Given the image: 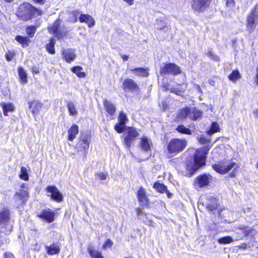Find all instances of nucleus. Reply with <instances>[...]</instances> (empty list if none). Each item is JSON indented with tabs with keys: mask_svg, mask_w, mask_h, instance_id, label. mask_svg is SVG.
Wrapping results in <instances>:
<instances>
[{
	"mask_svg": "<svg viewBox=\"0 0 258 258\" xmlns=\"http://www.w3.org/2000/svg\"><path fill=\"white\" fill-rule=\"evenodd\" d=\"M67 107L69 113L71 115L76 116L77 115L78 111L76 109V106L73 102H69L67 105Z\"/></svg>",
	"mask_w": 258,
	"mask_h": 258,
	"instance_id": "35",
	"label": "nucleus"
},
{
	"mask_svg": "<svg viewBox=\"0 0 258 258\" xmlns=\"http://www.w3.org/2000/svg\"><path fill=\"white\" fill-rule=\"evenodd\" d=\"M43 12L40 10L30 4L24 2L19 6L17 12V16L19 19L22 21H28L39 16H41Z\"/></svg>",
	"mask_w": 258,
	"mask_h": 258,
	"instance_id": "2",
	"label": "nucleus"
},
{
	"mask_svg": "<svg viewBox=\"0 0 258 258\" xmlns=\"http://www.w3.org/2000/svg\"><path fill=\"white\" fill-rule=\"evenodd\" d=\"M154 187L161 193H164L165 191H167V187L163 184L158 182L154 183Z\"/></svg>",
	"mask_w": 258,
	"mask_h": 258,
	"instance_id": "41",
	"label": "nucleus"
},
{
	"mask_svg": "<svg viewBox=\"0 0 258 258\" xmlns=\"http://www.w3.org/2000/svg\"><path fill=\"white\" fill-rule=\"evenodd\" d=\"M16 40L21 44L23 46H27L29 42V38L27 36H17L16 37Z\"/></svg>",
	"mask_w": 258,
	"mask_h": 258,
	"instance_id": "36",
	"label": "nucleus"
},
{
	"mask_svg": "<svg viewBox=\"0 0 258 258\" xmlns=\"http://www.w3.org/2000/svg\"><path fill=\"white\" fill-rule=\"evenodd\" d=\"M127 120L128 119L126 114L124 113L123 111H120L118 116L119 122H120L121 123H124L125 124Z\"/></svg>",
	"mask_w": 258,
	"mask_h": 258,
	"instance_id": "46",
	"label": "nucleus"
},
{
	"mask_svg": "<svg viewBox=\"0 0 258 258\" xmlns=\"http://www.w3.org/2000/svg\"><path fill=\"white\" fill-rule=\"evenodd\" d=\"M95 175L97 177L99 178L101 180H105L108 176L106 172H99L96 173Z\"/></svg>",
	"mask_w": 258,
	"mask_h": 258,
	"instance_id": "50",
	"label": "nucleus"
},
{
	"mask_svg": "<svg viewBox=\"0 0 258 258\" xmlns=\"http://www.w3.org/2000/svg\"><path fill=\"white\" fill-rule=\"evenodd\" d=\"M258 22V9L256 7L248 16L247 18V28L248 31L251 33L255 28L256 23Z\"/></svg>",
	"mask_w": 258,
	"mask_h": 258,
	"instance_id": "10",
	"label": "nucleus"
},
{
	"mask_svg": "<svg viewBox=\"0 0 258 258\" xmlns=\"http://www.w3.org/2000/svg\"><path fill=\"white\" fill-rule=\"evenodd\" d=\"M87 250L91 258H104L102 252L97 250L92 245H89L87 247Z\"/></svg>",
	"mask_w": 258,
	"mask_h": 258,
	"instance_id": "21",
	"label": "nucleus"
},
{
	"mask_svg": "<svg viewBox=\"0 0 258 258\" xmlns=\"http://www.w3.org/2000/svg\"><path fill=\"white\" fill-rule=\"evenodd\" d=\"M103 105L106 111L111 116H113L116 111L115 105L110 101L107 99L103 101Z\"/></svg>",
	"mask_w": 258,
	"mask_h": 258,
	"instance_id": "23",
	"label": "nucleus"
},
{
	"mask_svg": "<svg viewBox=\"0 0 258 258\" xmlns=\"http://www.w3.org/2000/svg\"><path fill=\"white\" fill-rule=\"evenodd\" d=\"M219 131L220 127L219 124L216 122H213L212 123L210 130L208 131L207 133L209 136H211L213 134L218 132Z\"/></svg>",
	"mask_w": 258,
	"mask_h": 258,
	"instance_id": "40",
	"label": "nucleus"
},
{
	"mask_svg": "<svg viewBox=\"0 0 258 258\" xmlns=\"http://www.w3.org/2000/svg\"><path fill=\"white\" fill-rule=\"evenodd\" d=\"M60 244L58 242L53 243L52 244L46 246L45 247L46 252L48 255L58 254L60 251Z\"/></svg>",
	"mask_w": 258,
	"mask_h": 258,
	"instance_id": "17",
	"label": "nucleus"
},
{
	"mask_svg": "<svg viewBox=\"0 0 258 258\" xmlns=\"http://www.w3.org/2000/svg\"><path fill=\"white\" fill-rule=\"evenodd\" d=\"M140 145L141 149L144 151H148L152 146L151 140L147 137L140 138Z\"/></svg>",
	"mask_w": 258,
	"mask_h": 258,
	"instance_id": "20",
	"label": "nucleus"
},
{
	"mask_svg": "<svg viewBox=\"0 0 258 258\" xmlns=\"http://www.w3.org/2000/svg\"><path fill=\"white\" fill-rule=\"evenodd\" d=\"M126 127V125L124 123L118 122L114 126L115 130L118 133H123Z\"/></svg>",
	"mask_w": 258,
	"mask_h": 258,
	"instance_id": "44",
	"label": "nucleus"
},
{
	"mask_svg": "<svg viewBox=\"0 0 258 258\" xmlns=\"http://www.w3.org/2000/svg\"><path fill=\"white\" fill-rule=\"evenodd\" d=\"M131 70L136 75H138L141 77H147L149 74L148 70L142 68L132 69Z\"/></svg>",
	"mask_w": 258,
	"mask_h": 258,
	"instance_id": "31",
	"label": "nucleus"
},
{
	"mask_svg": "<svg viewBox=\"0 0 258 258\" xmlns=\"http://www.w3.org/2000/svg\"><path fill=\"white\" fill-rule=\"evenodd\" d=\"M37 217L48 223H51L54 221V213L51 211H42L41 213L37 214Z\"/></svg>",
	"mask_w": 258,
	"mask_h": 258,
	"instance_id": "18",
	"label": "nucleus"
},
{
	"mask_svg": "<svg viewBox=\"0 0 258 258\" xmlns=\"http://www.w3.org/2000/svg\"><path fill=\"white\" fill-rule=\"evenodd\" d=\"M36 30V28L34 26H29L27 27L26 28V33L27 35L30 37L32 38L34 36L35 32Z\"/></svg>",
	"mask_w": 258,
	"mask_h": 258,
	"instance_id": "42",
	"label": "nucleus"
},
{
	"mask_svg": "<svg viewBox=\"0 0 258 258\" xmlns=\"http://www.w3.org/2000/svg\"><path fill=\"white\" fill-rule=\"evenodd\" d=\"M233 241L232 238L230 236H225L218 239V242L220 244H229Z\"/></svg>",
	"mask_w": 258,
	"mask_h": 258,
	"instance_id": "39",
	"label": "nucleus"
},
{
	"mask_svg": "<svg viewBox=\"0 0 258 258\" xmlns=\"http://www.w3.org/2000/svg\"><path fill=\"white\" fill-rule=\"evenodd\" d=\"M79 13L77 11H72L70 13V20L72 22H76L78 20V16Z\"/></svg>",
	"mask_w": 258,
	"mask_h": 258,
	"instance_id": "47",
	"label": "nucleus"
},
{
	"mask_svg": "<svg viewBox=\"0 0 258 258\" xmlns=\"http://www.w3.org/2000/svg\"><path fill=\"white\" fill-rule=\"evenodd\" d=\"M87 24L90 28L93 27L95 24L94 19L91 16Z\"/></svg>",
	"mask_w": 258,
	"mask_h": 258,
	"instance_id": "53",
	"label": "nucleus"
},
{
	"mask_svg": "<svg viewBox=\"0 0 258 258\" xmlns=\"http://www.w3.org/2000/svg\"><path fill=\"white\" fill-rule=\"evenodd\" d=\"M62 54L63 58L68 63L73 61L76 57L75 51L72 49H64L62 51Z\"/></svg>",
	"mask_w": 258,
	"mask_h": 258,
	"instance_id": "16",
	"label": "nucleus"
},
{
	"mask_svg": "<svg viewBox=\"0 0 258 258\" xmlns=\"http://www.w3.org/2000/svg\"><path fill=\"white\" fill-rule=\"evenodd\" d=\"M0 106L2 107L4 114L5 116H8L9 112H12L15 109L14 104L10 102H2L0 103Z\"/></svg>",
	"mask_w": 258,
	"mask_h": 258,
	"instance_id": "25",
	"label": "nucleus"
},
{
	"mask_svg": "<svg viewBox=\"0 0 258 258\" xmlns=\"http://www.w3.org/2000/svg\"><path fill=\"white\" fill-rule=\"evenodd\" d=\"M28 104L32 113L34 114H37L41 109L42 103L37 100L29 102Z\"/></svg>",
	"mask_w": 258,
	"mask_h": 258,
	"instance_id": "24",
	"label": "nucleus"
},
{
	"mask_svg": "<svg viewBox=\"0 0 258 258\" xmlns=\"http://www.w3.org/2000/svg\"><path fill=\"white\" fill-rule=\"evenodd\" d=\"M256 77H255V82L256 84L258 85V66L256 70Z\"/></svg>",
	"mask_w": 258,
	"mask_h": 258,
	"instance_id": "58",
	"label": "nucleus"
},
{
	"mask_svg": "<svg viewBox=\"0 0 258 258\" xmlns=\"http://www.w3.org/2000/svg\"><path fill=\"white\" fill-rule=\"evenodd\" d=\"M240 74L237 70H233L228 76L229 79L233 82H235L238 79L240 78Z\"/></svg>",
	"mask_w": 258,
	"mask_h": 258,
	"instance_id": "37",
	"label": "nucleus"
},
{
	"mask_svg": "<svg viewBox=\"0 0 258 258\" xmlns=\"http://www.w3.org/2000/svg\"><path fill=\"white\" fill-rule=\"evenodd\" d=\"M163 87L164 88L165 90H168V87H167V85H164V86H163Z\"/></svg>",
	"mask_w": 258,
	"mask_h": 258,
	"instance_id": "62",
	"label": "nucleus"
},
{
	"mask_svg": "<svg viewBox=\"0 0 258 258\" xmlns=\"http://www.w3.org/2000/svg\"><path fill=\"white\" fill-rule=\"evenodd\" d=\"M155 26L157 29L163 30L167 27V20L165 19H157L156 21Z\"/></svg>",
	"mask_w": 258,
	"mask_h": 258,
	"instance_id": "34",
	"label": "nucleus"
},
{
	"mask_svg": "<svg viewBox=\"0 0 258 258\" xmlns=\"http://www.w3.org/2000/svg\"><path fill=\"white\" fill-rule=\"evenodd\" d=\"M198 139H199V142L202 144H205V143L209 142V141H210L209 139H208L207 137H206L205 136H203V135L201 136V137H200L198 138Z\"/></svg>",
	"mask_w": 258,
	"mask_h": 258,
	"instance_id": "52",
	"label": "nucleus"
},
{
	"mask_svg": "<svg viewBox=\"0 0 258 258\" xmlns=\"http://www.w3.org/2000/svg\"><path fill=\"white\" fill-rule=\"evenodd\" d=\"M79 133V127L76 124H73L68 131V140L73 141Z\"/></svg>",
	"mask_w": 258,
	"mask_h": 258,
	"instance_id": "26",
	"label": "nucleus"
},
{
	"mask_svg": "<svg viewBox=\"0 0 258 258\" xmlns=\"http://www.w3.org/2000/svg\"><path fill=\"white\" fill-rule=\"evenodd\" d=\"M90 17L91 16L89 15L81 14L79 17V21L81 23L85 22L87 23Z\"/></svg>",
	"mask_w": 258,
	"mask_h": 258,
	"instance_id": "49",
	"label": "nucleus"
},
{
	"mask_svg": "<svg viewBox=\"0 0 258 258\" xmlns=\"http://www.w3.org/2000/svg\"><path fill=\"white\" fill-rule=\"evenodd\" d=\"M3 258H16V257L12 252L6 251L3 253Z\"/></svg>",
	"mask_w": 258,
	"mask_h": 258,
	"instance_id": "51",
	"label": "nucleus"
},
{
	"mask_svg": "<svg viewBox=\"0 0 258 258\" xmlns=\"http://www.w3.org/2000/svg\"><path fill=\"white\" fill-rule=\"evenodd\" d=\"M137 197L139 203L142 206L147 205L148 199L146 195V190L143 187H140L137 191Z\"/></svg>",
	"mask_w": 258,
	"mask_h": 258,
	"instance_id": "15",
	"label": "nucleus"
},
{
	"mask_svg": "<svg viewBox=\"0 0 258 258\" xmlns=\"http://www.w3.org/2000/svg\"><path fill=\"white\" fill-rule=\"evenodd\" d=\"M209 56L215 60H219V57L216 54H214L213 52L210 50L208 52Z\"/></svg>",
	"mask_w": 258,
	"mask_h": 258,
	"instance_id": "55",
	"label": "nucleus"
},
{
	"mask_svg": "<svg viewBox=\"0 0 258 258\" xmlns=\"http://www.w3.org/2000/svg\"><path fill=\"white\" fill-rule=\"evenodd\" d=\"M212 180V176L209 174H203L198 176L196 179V182L200 187H203L209 184Z\"/></svg>",
	"mask_w": 258,
	"mask_h": 258,
	"instance_id": "14",
	"label": "nucleus"
},
{
	"mask_svg": "<svg viewBox=\"0 0 258 258\" xmlns=\"http://www.w3.org/2000/svg\"><path fill=\"white\" fill-rule=\"evenodd\" d=\"M21 188H25V184H22V185H21Z\"/></svg>",
	"mask_w": 258,
	"mask_h": 258,
	"instance_id": "63",
	"label": "nucleus"
},
{
	"mask_svg": "<svg viewBox=\"0 0 258 258\" xmlns=\"http://www.w3.org/2000/svg\"><path fill=\"white\" fill-rule=\"evenodd\" d=\"M9 211H1L0 212V225H7L10 221Z\"/></svg>",
	"mask_w": 258,
	"mask_h": 258,
	"instance_id": "27",
	"label": "nucleus"
},
{
	"mask_svg": "<svg viewBox=\"0 0 258 258\" xmlns=\"http://www.w3.org/2000/svg\"><path fill=\"white\" fill-rule=\"evenodd\" d=\"M48 31L50 33L52 34L58 39L63 37L67 33L64 29L60 27L59 19H56L52 25L49 27Z\"/></svg>",
	"mask_w": 258,
	"mask_h": 258,
	"instance_id": "7",
	"label": "nucleus"
},
{
	"mask_svg": "<svg viewBox=\"0 0 258 258\" xmlns=\"http://www.w3.org/2000/svg\"><path fill=\"white\" fill-rule=\"evenodd\" d=\"M170 91L171 92H173L177 95H181V94L182 93V92L180 90H178L175 88L171 89Z\"/></svg>",
	"mask_w": 258,
	"mask_h": 258,
	"instance_id": "56",
	"label": "nucleus"
},
{
	"mask_svg": "<svg viewBox=\"0 0 258 258\" xmlns=\"http://www.w3.org/2000/svg\"><path fill=\"white\" fill-rule=\"evenodd\" d=\"M237 168V165L232 160L221 161L213 165V168L215 171L222 174L228 172L232 169L234 171Z\"/></svg>",
	"mask_w": 258,
	"mask_h": 258,
	"instance_id": "4",
	"label": "nucleus"
},
{
	"mask_svg": "<svg viewBox=\"0 0 258 258\" xmlns=\"http://www.w3.org/2000/svg\"><path fill=\"white\" fill-rule=\"evenodd\" d=\"M47 192L52 200L56 202H60L62 201L63 197L58 189L55 186L49 185L46 187Z\"/></svg>",
	"mask_w": 258,
	"mask_h": 258,
	"instance_id": "11",
	"label": "nucleus"
},
{
	"mask_svg": "<svg viewBox=\"0 0 258 258\" xmlns=\"http://www.w3.org/2000/svg\"><path fill=\"white\" fill-rule=\"evenodd\" d=\"M190 112L191 109L189 107H185L179 111L177 117L180 119H183L187 116L189 117Z\"/></svg>",
	"mask_w": 258,
	"mask_h": 258,
	"instance_id": "29",
	"label": "nucleus"
},
{
	"mask_svg": "<svg viewBox=\"0 0 258 258\" xmlns=\"http://www.w3.org/2000/svg\"><path fill=\"white\" fill-rule=\"evenodd\" d=\"M186 141L184 139H173L168 144L167 149L170 153L177 154L185 148Z\"/></svg>",
	"mask_w": 258,
	"mask_h": 258,
	"instance_id": "5",
	"label": "nucleus"
},
{
	"mask_svg": "<svg viewBox=\"0 0 258 258\" xmlns=\"http://www.w3.org/2000/svg\"><path fill=\"white\" fill-rule=\"evenodd\" d=\"M113 245V242L111 239L108 238L107 239L102 245V249L106 250L107 248H111Z\"/></svg>",
	"mask_w": 258,
	"mask_h": 258,
	"instance_id": "45",
	"label": "nucleus"
},
{
	"mask_svg": "<svg viewBox=\"0 0 258 258\" xmlns=\"http://www.w3.org/2000/svg\"><path fill=\"white\" fill-rule=\"evenodd\" d=\"M139 135L137 130L134 127H128L123 134L124 144L126 149L129 150L131 143Z\"/></svg>",
	"mask_w": 258,
	"mask_h": 258,
	"instance_id": "6",
	"label": "nucleus"
},
{
	"mask_svg": "<svg viewBox=\"0 0 258 258\" xmlns=\"http://www.w3.org/2000/svg\"><path fill=\"white\" fill-rule=\"evenodd\" d=\"M71 71L75 74L78 77L80 78H84L86 77V74L85 72H82L83 68L81 66H76L71 68Z\"/></svg>",
	"mask_w": 258,
	"mask_h": 258,
	"instance_id": "30",
	"label": "nucleus"
},
{
	"mask_svg": "<svg viewBox=\"0 0 258 258\" xmlns=\"http://www.w3.org/2000/svg\"><path fill=\"white\" fill-rule=\"evenodd\" d=\"M123 88L125 91H134L138 88L136 83L131 79H127L124 80L123 83Z\"/></svg>",
	"mask_w": 258,
	"mask_h": 258,
	"instance_id": "19",
	"label": "nucleus"
},
{
	"mask_svg": "<svg viewBox=\"0 0 258 258\" xmlns=\"http://www.w3.org/2000/svg\"><path fill=\"white\" fill-rule=\"evenodd\" d=\"M176 130L180 133L185 134L187 135L191 134L190 130L189 128H186L183 125H178L176 128Z\"/></svg>",
	"mask_w": 258,
	"mask_h": 258,
	"instance_id": "43",
	"label": "nucleus"
},
{
	"mask_svg": "<svg viewBox=\"0 0 258 258\" xmlns=\"http://www.w3.org/2000/svg\"><path fill=\"white\" fill-rule=\"evenodd\" d=\"M122 57V59L124 60V61H126L128 59V56L126 55H122L121 56Z\"/></svg>",
	"mask_w": 258,
	"mask_h": 258,
	"instance_id": "60",
	"label": "nucleus"
},
{
	"mask_svg": "<svg viewBox=\"0 0 258 258\" xmlns=\"http://www.w3.org/2000/svg\"><path fill=\"white\" fill-rule=\"evenodd\" d=\"M235 5V2L234 0H227L226 6V8L229 10H231L234 9Z\"/></svg>",
	"mask_w": 258,
	"mask_h": 258,
	"instance_id": "48",
	"label": "nucleus"
},
{
	"mask_svg": "<svg viewBox=\"0 0 258 258\" xmlns=\"http://www.w3.org/2000/svg\"><path fill=\"white\" fill-rule=\"evenodd\" d=\"M237 229L242 231L244 237H251L254 235V229L252 227L241 225H239Z\"/></svg>",
	"mask_w": 258,
	"mask_h": 258,
	"instance_id": "22",
	"label": "nucleus"
},
{
	"mask_svg": "<svg viewBox=\"0 0 258 258\" xmlns=\"http://www.w3.org/2000/svg\"><path fill=\"white\" fill-rule=\"evenodd\" d=\"M164 192H166L167 194V196L168 198H170L171 197L172 194L169 192V191L167 189V191H165Z\"/></svg>",
	"mask_w": 258,
	"mask_h": 258,
	"instance_id": "61",
	"label": "nucleus"
},
{
	"mask_svg": "<svg viewBox=\"0 0 258 258\" xmlns=\"http://www.w3.org/2000/svg\"><path fill=\"white\" fill-rule=\"evenodd\" d=\"M200 204L202 203L203 205H205V207L208 210H218L217 200L214 197L211 196L201 197L200 199Z\"/></svg>",
	"mask_w": 258,
	"mask_h": 258,
	"instance_id": "12",
	"label": "nucleus"
},
{
	"mask_svg": "<svg viewBox=\"0 0 258 258\" xmlns=\"http://www.w3.org/2000/svg\"><path fill=\"white\" fill-rule=\"evenodd\" d=\"M19 177L21 179L25 181H28L29 180V175L27 172V169L26 167L24 166L21 167Z\"/></svg>",
	"mask_w": 258,
	"mask_h": 258,
	"instance_id": "38",
	"label": "nucleus"
},
{
	"mask_svg": "<svg viewBox=\"0 0 258 258\" xmlns=\"http://www.w3.org/2000/svg\"><path fill=\"white\" fill-rule=\"evenodd\" d=\"M203 115V112L199 109L194 108L191 109V112L189 116V118L191 120H196L201 118Z\"/></svg>",
	"mask_w": 258,
	"mask_h": 258,
	"instance_id": "28",
	"label": "nucleus"
},
{
	"mask_svg": "<svg viewBox=\"0 0 258 258\" xmlns=\"http://www.w3.org/2000/svg\"><path fill=\"white\" fill-rule=\"evenodd\" d=\"M18 74L21 83L26 84L27 82V75L26 71L22 67L18 68Z\"/></svg>",
	"mask_w": 258,
	"mask_h": 258,
	"instance_id": "32",
	"label": "nucleus"
},
{
	"mask_svg": "<svg viewBox=\"0 0 258 258\" xmlns=\"http://www.w3.org/2000/svg\"><path fill=\"white\" fill-rule=\"evenodd\" d=\"M253 114L255 117L258 118V109L254 110Z\"/></svg>",
	"mask_w": 258,
	"mask_h": 258,
	"instance_id": "59",
	"label": "nucleus"
},
{
	"mask_svg": "<svg viewBox=\"0 0 258 258\" xmlns=\"http://www.w3.org/2000/svg\"><path fill=\"white\" fill-rule=\"evenodd\" d=\"M29 197V193L26 190L20 189L14 195L15 202L18 206H21L27 201Z\"/></svg>",
	"mask_w": 258,
	"mask_h": 258,
	"instance_id": "13",
	"label": "nucleus"
},
{
	"mask_svg": "<svg viewBox=\"0 0 258 258\" xmlns=\"http://www.w3.org/2000/svg\"><path fill=\"white\" fill-rule=\"evenodd\" d=\"M55 42V39L52 37L50 39L49 43L46 45V50L50 54H53L55 53L54 45Z\"/></svg>",
	"mask_w": 258,
	"mask_h": 258,
	"instance_id": "33",
	"label": "nucleus"
},
{
	"mask_svg": "<svg viewBox=\"0 0 258 258\" xmlns=\"http://www.w3.org/2000/svg\"><path fill=\"white\" fill-rule=\"evenodd\" d=\"M210 149L209 146L197 149L195 153L194 157L191 161H187L186 168L193 174L199 168L206 164V156Z\"/></svg>",
	"mask_w": 258,
	"mask_h": 258,
	"instance_id": "1",
	"label": "nucleus"
},
{
	"mask_svg": "<svg viewBox=\"0 0 258 258\" xmlns=\"http://www.w3.org/2000/svg\"><path fill=\"white\" fill-rule=\"evenodd\" d=\"M14 53L13 52H9L8 53L6 54V58L8 61H11L12 60L14 56Z\"/></svg>",
	"mask_w": 258,
	"mask_h": 258,
	"instance_id": "54",
	"label": "nucleus"
},
{
	"mask_svg": "<svg viewBox=\"0 0 258 258\" xmlns=\"http://www.w3.org/2000/svg\"><path fill=\"white\" fill-rule=\"evenodd\" d=\"M211 2L212 0H192L191 7L196 12L203 13L209 8Z\"/></svg>",
	"mask_w": 258,
	"mask_h": 258,
	"instance_id": "8",
	"label": "nucleus"
},
{
	"mask_svg": "<svg viewBox=\"0 0 258 258\" xmlns=\"http://www.w3.org/2000/svg\"><path fill=\"white\" fill-rule=\"evenodd\" d=\"M180 73L181 71L179 67L174 63H169L160 67V74L162 75L169 74L176 75Z\"/></svg>",
	"mask_w": 258,
	"mask_h": 258,
	"instance_id": "9",
	"label": "nucleus"
},
{
	"mask_svg": "<svg viewBox=\"0 0 258 258\" xmlns=\"http://www.w3.org/2000/svg\"><path fill=\"white\" fill-rule=\"evenodd\" d=\"M91 138V136L89 132H85L81 133L79 141L76 145V149H77L78 152H83L84 157H86L87 154L88 153Z\"/></svg>",
	"mask_w": 258,
	"mask_h": 258,
	"instance_id": "3",
	"label": "nucleus"
},
{
	"mask_svg": "<svg viewBox=\"0 0 258 258\" xmlns=\"http://www.w3.org/2000/svg\"><path fill=\"white\" fill-rule=\"evenodd\" d=\"M256 167L258 168V162H257V165H256Z\"/></svg>",
	"mask_w": 258,
	"mask_h": 258,
	"instance_id": "64",
	"label": "nucleus"
},
{
	"mask_svg": "<svg viewBox=\"0 0 258 258\" xmlns=\"http://www.w3.org/2000/svg\"><path fill=\"white\" fill-rule=\"evenodd\" d=\"M35 3L39 4L40 5H43L45 2V0H33Z\"/></svg>",
	"mask_w": 258,
	"mask_h": 258,
	"instance_id": "57",
	"label": "nucleus"
}]
</instances>
